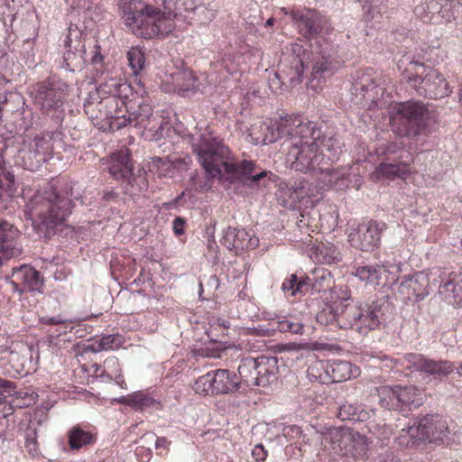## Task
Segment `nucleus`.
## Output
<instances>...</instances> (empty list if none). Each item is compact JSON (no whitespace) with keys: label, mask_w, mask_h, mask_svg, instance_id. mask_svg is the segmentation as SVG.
<instances>
[{"label":"nucleus","mask_w":462,"mask_h":462,"mask_svg":"<svg viewBox=\"0 0 462 462\" xmlns=\"http://www.w3.org/2000/svg\"><path fill=\"white\" fill-rule=\"evenodd\" d=\"M318 260L326 264L336 263L341 261L340 253L333 245H321L317 248Z\"/></svg>","instance_id":"8fccbe9b"},{"label":"nucleus","mask_w":462,"mask_h":462,"mask_svg":"<svg viewBox=\"0 0 462 462\" xmlns=\"http://www.w3.org/2000/svg\"><path fill=\"white\" fill-rule=\"evenodd\" d=\"M68 439L71 449H79L96 441L95 435L84 430L80 426H74L69 430Z\"/></svg>","instance_id":"a18cd8bd"},{"label":"nucleus","mask_w":462,"mask_h":462,"mask_svg":"<svg viewBox=\"0 0 462 462\" xmlns=\"http://www.w3.org/2000/svg\"><path fill=\"white\" fill-rule=\"evenodd\" d=\"M73 207L72 200L67 194L47 185L28 199L23 216L41 237L49 239L65 223Z\"/></svg>","instance_id":"f03ea898"},{"label":"nucleus","mask_w":462,"mask_h":462,"mask_svg":"<svg viewBox=\"0 0 462 462\" xmlns=\"http://www.w3.org/2000/svg\"><path fill=\"white\" fill-rule=\"evenodd\" d=\"M410 173V162H383L374 171L377 177L387 179L395 177L405 179Z\"/></svg>","instance_id":"c9c22d12"},{"label":"nucleus","mask_w":462,"mask_h":462,"mask_svg":"<svg viewBox=\"0 0 462 462\" xmlns=\"http://www.w3.org/2000/svg\"><path fill=\"white\" fill-rule=\"evenodd\" d=\"M256 357L248 356L243 358L237 368V376L239 381H241V384H245L247 387L256 386Z\"/></svg>","instance_id":"a19ab883"},{"label":"nucleus","mask_w":462,"mask_h":462,"mask_svg":"<svg viewBox=\"0 0 462 462\" xmlns=\"http://www.w3.org/2000/svg\"><path fill=\"white\" fill-rule=\"evenodd\" d=\"M106 164L108 172L116 180H126L132 176L133 165L127 149L112 153Z\"/></svg>","instance_id":"7c9ffc66"},{"label":"nucleus","mask_w":462,"mask_h":462,"mask_svg":"<svg viewBox=\"0 0 462 462\" xmlns=\"http://www.w3.org/2000/svg\"><path fill=\"white\" fill-rule=\"evenodd\" d=\"M387 90L386 79L383 77L374 76L373 70L367 69L357 76L350 91L355 96L354 101L356 105H368V107L371 108L379 105L380 99L383 97Z\"/></svg>","instance_id":"2eb2a0df"},{"label":"nucleus","mask_w":462,"mask_h":462,"mask_svg":"<svg viewBox=\"0 0 462 462\" xmlns=\"http://www.w3.org/2000/svg\"><path fill=\"white\" fill-rule=\"evenodd\" d=\"M397 385H383L377 388L379 402L382 407L388 410H399V402L397 400Z\"/></svg>","instance_id":"de8ad7c7"},{"label":"nucleus","mask_w":462,"mask_h":462,"mask_svg":"<svg viewBox=\"0 0 462 462\" xmlns=\"http://www.w3.org/2000/svg\"><path fill=\"white\" fill-rule=\"evenodd\" d=\"M328 372L330 382H343L356 376L357 367L354 366L350 362L333 360L328 361Z\"/></svg>","instance_id":"ea45409f"},{"label":"nucleus","mask_w":462,"mask_h":462,"mask_svg":"<svg viewBox=\"0 0 462 462\" xmlns=\"http://www.w3.org/2000/svg\"><path fill=\"white\" fill-rule=\"evenodd\" d=\"M261 336H271L275 331L282 333L289 332L295 335H302L304 332L303 324L292 316H278L272 319L269 327L259 325L253 328Z\"/></svg>","instance_id":"a878e982"},{"label":"nucleus","mask_w":462,"mask_h":462,"mask_svg":"<svg viewBox=\"0 0 462 462\" xmlns=\"http://www.w3.org/2000/svg\"><path fill=\"white\" fill-rule=\"evenodd\" d=\"M351 457L363 456L367 449L366 438L354 430L353 443H351Z\"/></svg>","instance_id":"13d9d810"},{"label":"nucleus","mask_w":462,"mask_h":462,"mask_svg":"<svg viewBox=\"0 0 462 462\" xmlns=\"http://www.w3.org/2000/svg\"><path fill=\"white\" fill-rule=\"evenodd\" d=\"M174 90L181 97L189 96L190 92L201 91L197 84L198 79L190 70L180 71L173 76Z\"/></svg>","instance_id":"58836bf2"},{"label":"nucleus","mask_w":462,"mask_h":462,"mask_svg":"<svg viewBox=\"0 0 462 462\" xmlns=\"http://www.w3.org/2000/svg\"><path fill=\"white\" fill-rule=\"evenodd\" d=\"M322 130L317 123L303 122L296 117L294 127L291 129L288 145V160L291 167L301 172L314 174L324 162L325 156L319 151Z\"/></svg>","instance_id":"7ed1b4c3"},{"label":"nucleus","mask_w":462,"mask_h":462,"mask_svg":"<svg viewBox=\"0 0 462 462\" xmlns=\"http://www.w3.org/2000/svg\"><path fill=\"white\" fill-rule=\"evenodd\" d=\"M21 5L22 0H4L0 5V12L4 15L14 17Z\"/></svg>","instance_id":"e2e57ef3"},{"label":"nucleus","mask_w":462,"mask_h":462,"mask_svg":"<svg viewBox=\"0 0 462 462\" xmlns=\"http://www.w3.org/2000/svg\"><path fill=\"white\" fill-rule=\"evenodd\" d=\"M40 325L47 330V328L53 329L55 327L62 326L65 323V318L61 315L49 316L43 315L39 318Z\"/></svg>","instance_id":"680f3d73"},{"label":"nucleus","mask_w":462,"mask_h":462,"mask_svg":"<svg viewBox=\"0 0 462 462\" xmlns=\"http://www.w3.org/2000/svg\"><path fill=\"white\" fill-rule=\"evenodd\" d=\"M123 344V337L119 334H106L93 340L88 348L94 352L115 350Z\"/></svg>","instance_id":"49530a36"},{"label":"nucleus","mask_w":462,"mask_h":462,"mask_svg":"<svg viewBox=\"0 0 462 462\" xmlns=\"http://www.w3.org/2000/svg\"><path fill=\"white\" fill-rule=\"evenodd\" d=\"M291 17L300 34L309 41H315L317 44L325 42L332 31L328 18L314 9L292 10Z\"/></svg>","instance_id":"4468645a"},{"label":"nucleus","mask_w":462,"mask_h":462,"mask_svg":"<svg viewBox=\"0 0 462 462\" xmlns=\"http://www.w3.org/2000/svg\"><path fill=\"white\" fill-rule=\"evenodd\" d=\"M334 293L336 300L334 301H337L338 306H346L348 303H345L346 301L349 300L351 298V292L349 289L346 286H340L339 288H334Z\"/></svg>","instance_id":"0e129e2a"},{"label":"nucleus","mask_w":462,"mask_h":462,"mask_svg":"<svg viewBox=\"0 0 462 462\" xmlns=\"http://www.w3.org/2000/svg\"><path fill=\"white\" fill-rule=\"evenodd\" d=\"M308 56L306 50L299 43L293 42L282 53L281 59V71L274 73L273 79H269V86L273 92H277L287 79L291 86L301 83L306 57Z\"/></svg>","instance_id":"1a4fd4ad"},{"label":"nucleus","mask_w":462,"mask_h":462,"mask_svg":"<svg viewBox=\"0 0 462 462\" xmlns=\"http://www.w3.org/2000/svg\"><path fill=\"white\" fill-rule=\"evenodd\" d=\"M19 235V230L12 224L0 220V264L4 260L23 253L22 245L18 242Z\"/></svg>","instance_id":"393cba45"},{"label":"nucleus","mask_w":462,"mask_h":462,"mask_svg":"<svg viewBox=\"0 0 462 462\" xmlns=\"http://www.w3.org/2000/svg\"><path fill=\"white\" fill-rule=\"evenodd\" d=\"M390 361L393 363L390 367L396 371L409 369L439 380L452 374L456 369L451 361L430 359L418 353H408L396 358H391Z\"/></svg>","instance_id":"9d476101"},{"label":"nucleus","mask_w":462,"mask_h":462,"mask_svg":"<svg viewBox=\"0 0 462 462\" xmlns=\"http://www.w3.org/2000/svg\"><path fill=\"white\" fill-rule=\"evenodd\" d=\"M328 361H318L310 365L307 370L310 379L318 381L321 383H328Z\"/></svg>","instance_id":"09e8293b"},{"label":"nucleus","mask_w":462,"mask_h":462,"mask_svg":"<svg viewBox=\"0 0 462 462\" xmlns=\"http://www.w3.org/2000/svg\"><path fill=\"white\" fill-rule=\"evenodd\" d=\"M161 6L165 16L172 23V19L181 16L184 13L194 12L204 5L203 0H151Z\"/></svg>","instance_id":"c756f323"},{"label":"nucleus","mask_w":462,"mask_h":462,"mask_svg":"<svg viewBox=\"0 0 462 462\" xmlns=\"http://www.w3.org/2000/svg\"><path fill=\"white\" fill-rule=\"evenodd\" d=\"M304 282L307 285L306 293L309 291L311 293L326 292L331 290L334 283L331 273L323 267H317L312 270L311 273L304 277Z\"/></svg>","instance_id":"72a5a7b5"},{"label":"nucleus","mask_w":462,"mask_h":462,"mask_svg":"<svg viewBox=\"0 0 462 462\" xmlns=\"http://www.w3.org/2000/svg\"><path fill=\"white\" fill-rule=\"evenodd\" d=\"M24 439L28 453L32 457H36L39 454V448L35 429L28 427L24 432Z\"/></svg>","instance_id":"bf43d9fd"},{"label":"nucleus","mask_w":462,"mask_h":462,"mask_svg":"<svg viewBox=\"0 0 462 462\" xmlns=\"http://www.w3.org/2000/svg\"><path fill=\"white\" fill-rule=\"evenodd\" d=\"M256 362V386L265 387L277 380L279 360L276 356H260Z\"/></svg>","instance_id":"473e14b6"},{"label":"nucleus","mask_w":462,"mask_h":462,"mask_svg":"<svg viewBox=\"0 0 462 462\" xmlns=\"http://www.w3.org/2000/svg\"><path fill=\"white\" fill-rule=\"evenodd\" d=\"M71 322L68 319H65V323L62 326L55 327L53 329L47 328V333L49 337L54 338L58 337L60 335L66 334L69 330L72 329Z\"/></svg>","instance_id":"338daca9"},{"label":"nucleus","mask_w":462,"mask_h":462,"mask_svg":"<svg viewBox=\"0 0 462 462\" xmlns=\"http://www.w3.org/2000/svg\"><path fill=\"white\" fill-rule=\"evenodd\" d=\"M118 7L125 26L142 38L165 36L174 28L173 23L165 16L161 6L152 1L119 0Z\"/></svg>","instance_id":"20e7f679"},{"label":"nucleus","mask_w":462,"mask_h":462,"mask_svg":"<svg viewBox=\"0 0 462 462\" xmlns=\"http://www.w3.org/2000/svg\"><path fill=\"white\" fill-rule=\"evenodd\" d=\"M66 3L73 10L87 11L92 8L95 5V0H66Z\"/></svg>","instance_id":"69168bd1"},{"label":"nucleus","mask_w":462,"mask_h":462,"mask_svg":"<svg viewBox=\"0 0 462 462\" xmlns=\"http://www.w3.org/2000/svg\"><path fill=\"white\" fill-rule=\"evenodd\" d=\"M156 166L159 170H161V174H172L174 170L177 168V165L180 163L179 160L171 161L168 156L166 157H158L154 161Z\"/></svg>","instance_id":"052dcab7"},{"label":"nucleus","mask_w":462,"mask_h":462,"mask_svg":"<svg viewBox=\"0 0 462 462\" xmlns=\"http://www.w3.org/2000/svg\"><path fill=\"white\" fill-rule=\"evenodd\" d=\"M2 175L5 177V180H6L5 184H4L5 192L6 196L10 197L15 191L14 175L11 172L4 173L3 171L1 173V176Z\"/></svg>","instance_id":"774afa93"},{"label":"nucleus","mask_w":462,"mask_h":462,"mask_svg":"<svg viewBox=\"0 0 462 462\" xmlns=\"http://www.w3.org/2000/svg\"><path fill=\"white\" fill-rule=\"evenodd\" d=\"M374 414V410L366 409L361 404L357 405L355 403L345 402L339 406L337 417L342 420L361 422L368 420Z\"/></svg>","instance_id":"e433bc0d"},{"label":"nucleus","mask_w":462,"mask_h":462,"mask_svg":"<svg viewBox=\"0 0 462 462\" xmlns=\"http://www.w3.org/2000/svg\"><path fill=\"white\" fill-rule=\"evenodd\" d=\"M220 243L228 250L238 254L244 250L254 249L259 244V239L245 228L228 226L224 230Z\"/></svg>","instance_id":"b1692460"},{"label":"nucleus","mask_w":462,"mask_h":462,"mask_svg":"<svg viewBox=\"0 0 462 462\" xmlns=\"http://www.w3.org/2000/svg\"><path fill=\"white\" fill-rule=\"evenodd\" d=\"M384 301H373L360 305L347 304L339 318L340 328L353 329L360 335H367L379 328L384 315Z\"/></svg>","instance_id":"0eeeda50"},{"label":"nucleus","mask_w":462,"mask_h":462,"mask_svg":"<svg viewBox=\"0 0 462 462\" xmlns=\"http://www.w3.org/2000/svg\"><path fill=\"white\" fill-rule=\"evenodd\" d=\"M338 68V62L336 60L335 53L328 44L321 47L319 56L315 59L312 68V77L314 79H326L334 74Z\"/></svg>","instance_id":"2f4dec72"},{"label":"nucleus","mask_w":462,"mask_h":462,"mask_svg":"<svg viewBox=\"0 0 462 462\" xmlns=\"http://www.w3.org/2000/svg\"><path fill=\"white\" fill-rule=\"evenodd\" d=\"M124 109L118 110V117L110 119L112 128L120 129L126 125H133L140 131H148L152 136L159 138L162 135L163 124L160 117L153 114L152 106L143 100L139 103L138 108L129 113L127 116Z\"/></svg>","instance_id":"9b49d317"},{"label":"nucleus","mask_w":462,"mask_h":462,"mask_svg":"<svg viewBox=\"0 0 462 462\" xmlns=\"http://www.w3.org/2000/svg\"><path fill=\"white\" fill-rule=\"evenodd\" d=\"M241 386V381L234 371L216 369L199 376L193 389L199 395H224L236 393Z\"/></svg>","instance_id":"ddd939ff"},{"label":"nucleus","mask_w":462,"mask_h":462,"mask_svg":"<svg viewBox=\"0 0 462 462\" xmlns=\"http://www.w3.org/2000/svg\"><path fill=\"white\" fill-rule=\"evenodd\" d=\"M132 408L143 411L147 408L156 407L160 402L143 392H136L131 395Z\"/></svg>","instance_id":"603ef678"},{"label":"nucleus","mask_w":462,"mask_h":462,"mask_svg":"<svg viewBox=\"0 0 462 462\" xmlns=\"http://www.w3.org/2000/svg\"><path fill=\"white\" fill-rule=\"evenodd\" d=\"M362 5L364 17L366 21L374 19L382 13V6L385 0H357Z\"/></svg>","instance_id":"6e6d98bb"},{"label":"nucleus","mask_w":462,"mask_h":462,"mask_svg":"<svg viewBox=\"0 0 462 462\" xmlns=\"http://www.w3.org/2000/svg\"><path fill=\"white\" fill-rule=\"evenodd\" d=\"M289 199L292 203L300 202L304 199H310L314 203L321 199V191L319 185H313L305 179H297L286 184Z\"/></svg>","instance_id":"c85d7f7f"},{"label":"nucleus","mask_w":462,"mask_h":462,"mask_svg":"<svg viewBox=\"0 0 462 462\" xmlns=\"http://www.w3.org/2000/svg\"><path fill=\"white\" fill-rule=\"evenodd\" d=\"M424 77L411 72V69H406L405 79H407L411 87L413 88L420 96L430 98H440L448 96L450 93L448 84L441 73L434 69H424Z\"/></svg>","instance_id":"f3484780"},{"label":"nucleus","mask_w":462,"mask_h":462,"mask_svg":"<svg viewBox=\"0 0 462 462\" xmlns=\"http://www.w3.org/2000/svg\"><path fill=\"white\" fill-rule=\"evenodd\" d=\"M93 375L103 383L114 381L121 388H125L126 383L121 373V365L118 358L116 356L107 357L103 365H92Z\"/></svg>","instance_id":"cd10ccee"},{"label":"nucleus","mask_w":462,"mask_h":462,"mask_svg":"<svg viewBox=\"0 0 462 462\" xmlns=\"http://www.w3.org/2000/svg\"><path fill=\"white\" fill-rule=\"evenodd\" d=\"M68 85L61 80H48L32 86L31 96L44 116L60 126L64 119V102Z\"/></svg>","instance_id":"423d86ee"},{"label":"nucleus","mask_w":462,"mask_h":462,"mask_svg":"<svg viewBox=\"0 0 462 462\" xmlns=\"http://www.w3.org/2000/svg\"><path fill=\"white\" fill-rule=\"evenodd\" d=\"M366 427L368 431L381 441L388 439L392 435V429L384 423L381 424L373 420L368 422Z\"/></svg>","instance_id":"4d7b16f0"},{"label":"nucleus","mask_w":462,"mask_h":462,"mask_svg":"<svg viewBox=\"0 0 462 462\" xmlns=\"http://www.w3.org/2000/svg\"><path fill=\"white\" fill-rule=\"evenodd\" d=\"M405 299L419 301L430 294V277L425 272H416L402 278L398 287Z\"/></svg>","instance_id":"5701e85b"},{"label":"nucleus","mask_w":462,"mask_h":462,"mask_svg":"<svg viewBox=\"0 0 462 462\" xmlns=\"http://www.w3.org/2000/svg\"><path fill=\"white\" fill-rule=\"evenodd\" d=\"M354 430L350 428H330L323 435V440L329 443L331 449L338 455L349 456L353 443Z\"/></svg>","instance_id":"bb28decb"},{"label":"nucleus","mask_w":462,"mask_h":462,"mask_svg":"<svg viewBox=\"0 0 462 462\" xmlns=\"http://www.w3.org/2000/svg\"><path fill=\"white\" fill-rule=\"evenodd\" d=\"M378 154H383L386 162H411L412 155L404 149V144L402 141H394L382 144L377 149Z\"/></svg>","instance_id":"4c0bfd02"},{"label":"nucleus","mask_w":462,"mask_h":462,"mask_svg":"<svg viewBox=\"0 0 462 462\" xmlns=\"http://www.w3.org/2000/svg\"><path fill=\"white\" fill-rule=\"evenodd\" d=\"M397 400L399 402V410L404 408L409 410L416 409L424 402V395L422 392L416 386H400L397 385Z\"/></svg>","instance_id":"f704fd0d"},{"label":"nucleus","mask_w":462,"mask_h":462,"mask_svg":"<svg viewBox=\"0 0 462 462\" xmlns=\"http://www.w3.org/2000/svg\"><path fill=\"white\" fill-rule=\"evenodd\" d=\"M343 143L339 136L333 135L326 138L324 134L322 133V137L319 142V148L323 146L326 151L329 153L328 159L334 160L336 159L342 151Z\"/></svg>","instance_id":"3c124183"},{"label":"nucleus","mask_w":462,"mask_h":462,"mask_svg":"<svg viewBox=\"0 0 462 462\" xmlns=\"http://www.w3.org/2000/svg\"><path fill=\"white\" fill-rule=\"evenodd\" d=\"M449 434L447 420L439 414H430L411 420L408 426L401 430L397 442L404 447L415 446L424 440L437 444H449L451 442Z\"/></svg>","instance_id":"39448f33"},{"label":"nucleus","mask_w":462,"mask_h":462,"mask_svg":"<svg viewBox=\"0 0 462 462\" xmlns=\"http://www.w3.org/2000/svg\"><path fill=\"white\" fill-rule=\"evenodd\" d=\"M9 283L13 287V291L20 295L26 292L42 293L44 278L42 273L32 266L23 264L13 268Z\"/></svg>","instance_id":"aec40b11"},{"label":"nucleus","mask_w":462,"mask_h":462,"mask_svg":"<svg viewBox=\"0 0 462 462\" xmlns=\"http://www.w3.org/2000/svg\"><path fill=\"white\" fill-rule=\"evenodd\" d=\"M192 150L210 178L226 177L230 182L241 181L251 190L262 189L270 182L271 171L251 160L234 162L228 146L208 129L193 137Z\"/></svg>","instance_id":"f257e3e1"},{"label":"nucleus","mask_w":462,"mask_h":462,"mask_svg":"<svg viewBox=\"0 0 462 462\" xmlns=\"http://www.w3.org/2000/svg\"><path fill=\"white\" fill-rule=\"evenodd\" d=\"M127 60L134 75H137L144 68L145 57L140 48H131L127 52Z\"/></svg>","instance_id":"5fc2aeb1"},{"label":"nucleus","mask_w":462,"mask_h":462,"mask_svg":"<svg viewBox=\"0 0 462 462\" xmlns=\"http://www.w3.org/2000/svg\"><path fill=\"white\" fill-rule=\"evenodd\" d=\"M296 117L299 116L286 115L279 119L264 122L258 120L249 129V137L254 145L268 144L282 137H290L291 129H293Z\"/></svg>","instance_id":"dca6fc26"},{"label":"nucleus","mask_w":462,"mask_h":462,"mask_svg":"<svg viewBox=\"0 0 462 462\" xmlns=\"http://www.w3.org/2000/svg\"><path fill=\"white\" fill-rule=\"evenodd\" d=\"M58 131L46 132L35 136L29 143L28 150L22 152L24 166L30 171H36L48 161L52 152V139L58 137Z\"/></svg>","instance_id":"6ab92c4d"},{"label":"nucleus","mask_w":462,"mask_h":462,"mask_svg":"<svg viewBox=\"0 0 462 462\" xmlns=\"http://www.w3.org/2000/svg\"><path fill=\"white\" fill-rule=\"evenodd\" d=\"M439 293L446 299H457L462 294V273H450L447 280H442Z\"/></svg>","instance_id":"c03bdc74"},{"label":"nucleus","mask_w":462,"mask_h":462,"mask_svg":"<svg viewBox=\"0 0 462 462\" xmlns=\"http://www.w3.org/2000/svg\"><path fill=\"white\" fill-rule=\"evenodd\" d=\"M64 62L70 70L80 67L87 60V51L82 32L77 27H69L64 40Z\"/></svg>","instance_id":"412c9836"},{"label":"nucleus","mask_w":462,"mask_h":462,"mask_svg":"<svg viewBox=\"0 0 462 462\" xmlns=\"http://www.w3.org/2000/svg\"><path fill=\"white\" fill-rule=\"evenodd\" d=\"M383 222L369 220L363 222L348 234L351 246L365 252H373L378 248L382 233L385 230Z\"/></svg>","instance_id":"a211bd4d"},{"label":"nucleus","mask_w":462,"mask_h":462,"mask_svg":"<svg viewBox=\"0 0 462 462\" xmlns=\"http://www.w3.org/2000/svg\"><path fill=\"white\" fill-rule=\"evenodd\" d=\"M430 113L421 102L409 101L401 104L392 116V130L399 136H415L428 125Z\"/></svg>","instance_id":"6e6552de"},{"label":"nucleus","mask_w":462,"mask_h":462,"mask_svg":"<svg viewBox=\"0 0 462 462\" xmlns=\"http://www.w3.org/2000/svg\"><path fill=\"white\" fill-rule=\"evenodd\" d=\"M345 311V306H338L337 301L325 306L317 313V321L322 325H334L340 328L339 318Z\"/></svg>","instance_id":"79ce46f5"},{"label":"nucleus","mask_w":462,"mask_h":462,"mask_svg":"<svg viewBox=\"0 0 462 462\" xmlns=\"http://www.w3.org/2000/svg\"><path fill=\"white\" fill-rule=\"evenodd\" d=\"M306 286L304 278L298 280L296 274H291L289 279L282 282V290L290 296H295L297 293L305 294Z\"/></svg>","instance_id":"864d4df0"},{"label":"nucleus","mask_w":462,"mask_h":462,"mask_svg":"<svg viewBox=\"0 0 462 462\" xmlns=\"http://www.w3.org/2000/svg\"><path fill=\"white\" fill-rule=\"evenodd\" d=\"M383 269L378 264H365L357 266L355 275L367 285L377 286L380 284Z\"/></svg>","instance_id":"37998d69"},{"label":"nucleus","mask_w":462,"mask_h":462,"mask_svg":"<svg viewBox=\"0 0 462 462\" xmlns=\"http://www.w3.org/2000/svg\"><path fill=\"white\" fill-rule=\"evenodd\" d=\"M130 86L119 78H106L97 88L100 101L98 110L100 116L110 120L118 117V110L125 108V98L127 97Z\"/></svg>","instance_id":"f8f14e48"},{"label":"nucleus","mask_w":462,"mask_h":462,"mask_svg":"<svg viewBox=\"0 0 462 462\" xmlns=\"http://www.w3.org/2000/svg\"><path fill=\"white\" fill-rule=\"evenodd\" d=\"M325 164L323 162L313 174L317 178L321 193L328 189L344 190L350 187V168L331 169L329 166H325Z\"/></svg>","instance_id":"4be33fe9"}]
</instances>
